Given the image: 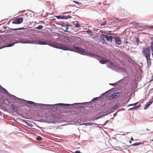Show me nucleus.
<instances>
[{
    "label": "nucleus",
    "mask_w": 153,
    "mask_h": 153,
    "mask_svg": "<svg viewBox=\"0 0 153 153\" xmlns=\"http://www.w3.org/2000/svg\"><path fill=\"white\" fill-rule=\"evenodd\" d=\"M59 47V46L56 48H57L62 49L64 50H70L69 49V48H68L66 47ZM71 51L77 52L82 54H84L85 53V50L84 49L78 47H74V49L71 50Z\"/></svg>",
    "instance_id": "obj_1"
},
{
    "label": "nucleus",
    "mask_w": 153,
    "mask_h": 153,
    "mask_svg": "<svg viewBox=\"0 0 153 153\" xmlns=\"http://www.w3.org/2000/svg\"><path fill=\"white\" fill-rule=\"evenodd\" d=\"M89 55L90 56L93 57H98V59H99L100 58L102 60L100 61V62L101 64H104L106 63V62H109V60L104 57H102L101 56L99 55L94 54L92 53H89Z\"/></svg>",
    "instance_id": "obj_2"
},
{
    "label": "nucleus",
    "mask_w": 153,
    "mask_h": 153,
    "mask_svg": "<svg viewBox=\"0 0 153 153\" xmlns=\"http://www.w3.org/2000/svg\"><path fill=\"white\" fill-rule=\"evenodd\" d=\"M120 93L116 92L111 94L108 97V99L109 100H111L114 99L120 96Z\"/></svg>",
    "instance_id": "obj_3"
},
{
    "label": "nucleus",
    "mask_w": 153,
    "mask_h": 153,
    "mask_svg": "<svg viewBox=\"0 0 153 153\" xmlns=\"http://www.w3.org/2000/svg\"><path fill=\"white\" fill-rule=\"evenodd\" d=\"M143 53L146 58H149L150 56V50L149 48H145L143 51Z\"/></svg>",
    "instance_id": "obj_4"
},
{
    "label": "nucleus",
    "mask_w": 153,
    "mask_h": 153,
    "mask_svg": "<svg viewBox=\"0 0 153 153\" xmlns=\"http://www.w3.org/2000/svg\"><path fill=\"white\" fill-rule=\"evenodd\" d=\"M23 20V18L22 17L17 18L14 19L12 21V23L14 24H20L22 23Z\"/></svg>",
    "instance_id": "obj_5"
},
{
    "label": "nucleus",
    "mask_w": 153,
    "mask_h": 153,
    "mask_svg": "<svg viewBox=\"0 0 153 153\" xmlns=\"http://www.w3.org/2000/svg\"><path fill=\"white\" fill-rule=\"evenodd\" d=\"M104 37L108 41H110L112 42V39H114V37L111 36H108L107 35H103V39Z\"/></svg>",
    "instance_id": "obj_6"
},
{
    "label": "nucleus",
    "mask_w": 153,
    "mask_h": 153,
    "mask_svg": "<svg viewBox=\"0 0 153 153\" xmlns=\"http://www.w3.org/2000/svg\"><path fill=\"white\" fill-rule=\"evenodd\" d=\"M114 39L116 41V43L118 45H120L121 44V42L119 38L118 37H114Z\"/></svg>",
    "instance_id": "obj_7"
},
{
    "label": "nucleus",
    "mask_w": 153,
    "mask_h": 153,
    "mask_svg": "<svg viewBox=\"0 0 153 153\" xmlns=\"http://www.w3.org/2000/svg\"><path fill=\"white\" fill-rule=\"evenodd\" d=\"M11 108L15 111H17L18 110V107L14 104L11 105Z\"/></svg>",
    "instance_id": "obj_8"
},
{
    "label": "nucleus",
    "mask_w": 153,
    "mask_h": 153,
    "mask_svg": "<svg viewBox=\"0 0 153 153\" xmlns=\"http://www.w3.org/2000/svg\"><path fill=\"white\" fill-rule=\"evenodd\" d=\"M147 61V65L148 66L150 67L151 65V61L150 58V56L149 57V58L148 57V58H146Z\"/></svg>",
    "instance_id": "obj_9"
},
{
    "label": "nucleus",
    "mask_w": 153,
    "mask_h": 153,
    "mask_svg": "<svg viewBox=\"0 0 153 153\" xmlns=\"http://www.w3.org/2000/svg\"><path fill=\"white\" fill-rule=\"evenodd\" d=\"M71 17V16L69 15L65 16L62 15V19H67L70 18Z\"/></svg>",
    "instance_id": "obj_10"
},
{
    "label": "nucleus",
    "mask_w": 153,
    "mask_h": 153,
    "mask_svg": "<svg viewBox=\"0 0 153 153\" xmlns=\"http://www.w3.org/2000/svg\"><path fill=\"white\" fill-rule=\"evenodd\" d=\"M69 25H63L62 26L63 27H64L65 28L64 29H63L64 31L65 32H67L69 28L68 27Z\"/></svg>",
    "instance_id": "obj_11"
},
{
    "label": "nucleus",
    "mask_w": 153,
    "mask_h": 153,
    "mask_svg": "<svg viewBox=\"0 0 153 153\" xmlns=\"http://www.w3.org/2000/svg\"><path fill=\"white\" fill-rule=\"evenodd\" d=\"M103 35H105L104 34H102L101 35V39L100 41L103 43H106V41H105V40H106V39H105V37H104V38L103 39Z\"/></svg>",
    "instance_id": "obj_12"
},
{
    "label": "nucleus",
    "mask_w": 153,
    "mask_h": 153,
    "mask_svg": "<svg viewBox=\"0 0 153 153\" xmlns=\"http://www.w3.org/2000/svg\"><path fill=\"white\" fill-rule=\"evenodd\" d=\"M73 24L76 27H80V25L79 23L77 21L74 22Z\"/></svg>",
    "instance_id": "obj_13"
},
{
    "label": "nucleus",
    "mask_w": 153,
    "mask_h": 153,
    "mask_svg": "<svg viewBox=\"0 0 153 153\" xmlns=\"http://www.w3.org/2000/svg\"><path fill=\"white\" fill-rule=\"evenodd\" d=\"M37 44L41 45H48V43H46L45 42L40 41H38Z\"/></svg>",
    "instance_id": "obj_14"
},
{
    "label": "nucleus",
    "mask_w": 153,
    "mask_h": 153,
    "mask_svg": "<svg viewBox=\"0 0 153 153\" xmlns=\"http://www.w3.org/2000/svg\"><path fill=\"white\" fill-rule=\"evenodd\" d=\"M152 103V101H149L148 104H147L146 106L144 107L145 109L147 108Z\"/></svg>",
    "instance_id": "obj_15"
},
{
    "label": "nucleus",
    "mask_w": 153,
    "mask_h": 153,
    "mask_svg": "<svg viewBox=\"0 0 153 153\" xmlns=\"http://www.w3.org/2000/svg\"><path fill=\"white\" fill-rule=\"evenodd\" d=\"M143 143H142V142H136L135 143H134V144H133L132 145V146H138L140 145V144H143Z\"/></svg>",
    "instance_id": "obj_16"
},
{
    "label": "nucleus",
    "mask_w": 153,
    "mask_h": 153,
    "mask_svg": "<svg viewBox=\"0 0 153 153\" xmlns=\"http://www.w3.org/2000/svg\"><path fill=\"white\" fill-rule=\"evenodd\" d=\"M107 22V21H105L104 22H100L99 25H100V26L102 27L103 25H105L106 24V23Z\"/></svg>",
    "instance_id": "obj_17"
},
{
    "label": "nucleus",
    "mask_w": 153,
    "mask_h": 153,
    "mask_svg": "<svg viewBox=\"0 0 153 153\" xmlns=\"http://www.w3.org/2000/svg\"><path fill=\"white\" fill-rule=\"evenodd\" d=\"M56 105L65 106L68 105H70L69 104H64V103H58V104H56Z\"/></svg>",
    "instance_id": "obj_18"
},
{
    "label": "nucleus",
    "mask_w": 153,
    "mask_h": 153,
    "mask_svg": "<svg viewBox=\"0 0 153 153\" xmlns=\"http://www.w3.org/2000/svg\"><path fill=\"white\" fill-rule=\"evenodd\" d=\"M93 124V123L91 122V123H84L83 124V125H85L86 126H91V125H92Z\"/></svg>",
    "instance_id": "obj_19"
},
{
    "label": "nucleus",
    "mask_w": 153,
    "mask_h": 153,
    "mask_svg": "<svg viewBox=\"0 0 153 153\" xmlns=\"http://www.w3.org/2000/svg\"><path fill=\"white\" fill-rule=\"evenodd\" d=\"M138 108H139V107H138L137 106H135L133 108H130L128 110H133V109H135V108H136V109H137Z\"/></svg>",
    "instance_id": "obj_20"
},
{
    "label": "nucleus",
    "mask_w": 153,
    "mask_h": 153,
    "mask_svg": "<svg viewBox=\"0 0 153 153\" xmlns=\"http://www.w3.org/2000/svg\"><path fill=\"white\" fill-rule=\"evenodd\" d=\"M36 140L38 141H40L42 140V138L40 136H38L36 138Z\"/></svg>",
    "instance_id": "obj_21"
},
{
    "label": "nucleus",
    "mask_w": 153,
    "mask_h": 153,
    "mask_svg": "<svg viewBox=\"0 0 153 153\" xmlns=\"http://www.w3.org/2000/svg\"><path fill=\"white\" fill-rule=\"evenodd\" d=\"M16 43H13V44H12V43L9 44L8 45H7V47H10L12 46Z\"/></svg>",
    "instance_id": "obj_22"
},
{
    "label": "nucleus",
    "mask_w": 153,
    "mask_h": 153,
    "mask_svg": "<svg viewBox=\"0 0 153 153\" xmlns=\"http://www.w3.org/2000/svg\"><path fill=\"white\" fill-rule=\"evenodd\" d=\"M118 107L117 106V105H115L112 108V110H115Z\"/></svg>",
    "instance_id": "obj_23"
},
{
    "label": "nucleus",
    "mask_w": 153,
    "mask_h": 153,
    "mask_svg": "<svg viewBox=\"0 0 153 153\" xmlns=\"http://www.w3.org/2000/svg\"><path fill=\"white\" fill-rule=\"evenodd\" d=\"M43 28V26L42 25H39L38 27H37V29H42Z\"/></svg>",
    "instance_id": "obj_24"
},
{
    "label": "nucleus",
    "mask_w": 153,
    "mask_h": 153,
    "mask_svg": "<svg viewBox=\"0 0 153 153\" xmlns=\"http://www.w3.org/2000/svg\"><path fill=\"white\" fill-rule=\"evenodd\" d=\"M56 17L58 19H62V15H59V16H56Z\"/></svg>",
    "instance_id": "obj_25"
},
{
    "label": "nucleus",
    "mask_w": 153,
    "mask_h": 153,
    "mask_svg": "<svg viewBox=\"0 0 153 153\" xmlns=\"http://www.w3.org/2000/svg\"><path fill=\"white\" fill-rule=\"evenodd\" d=\"M27 103L30 104H34L35 103L31 101H27Z\"/></svg>",
    "instance_id": "obj_26"
},
{
    "label": "nucleus",
    "mask_w": 153,
    "mask_h": 153,
    "mask_svg": "<svg viewBox=\"0 0 153 153\" xmlns=\"http://www.w3.org/2000/svg\"><path fill=\"white\" fill-rule=\"evenodd\" d=\"M88 31V33H89V34L92 35L93 33V32L91 31L90 30H89L88 31Z\"/></svg>",
    "instance_id": "obj_27"
},
{
    "label": "nucleus",
    "mask_w": 153,
    "mask_h": 153,
    "mask_svg": "<svg viewBox=\"0 0 153 153\" xmlns=\"http://www.w3.org/2000/svg\"><path fill=\"white\" fill-rule=\"evenodd\" d=\"M136 42L138 44L139 42V39L138 37L136 39Z\"/></svg>",
    "instance_id": "obj_28"
},
{
    "label": "nucleus",
    "mask_w": 153,
    "mask_h": 153,
    "mask_svg": "<svg viewBox=\"0 0 153 153\" xmlns=\"http://www.w3.org/2000/svg\"><path fill=\"white\" fill-rule=\"evenodd\" d=\"M138 103V102H136L135 103H133L132 104H130L128 105V106H132V105H137V103Z\"/></svg>",
    "instance_id": "obj_29"
},
{
    "label": "nucleus",
    "mask_w": 153,
    "mask_h": 153,
    "mask_svg": "<svg viewBox=\"0 0 153 153\" xmlns=\"http://www.w3.org/2000/svg\"><path fill=\"white\" fill-rule=\"evenodd\" d=\"M19 42L22 43H27V41L25 40H22L21 42Z\"/></svg>",
    "instance_id": "obj_30"
},
{
    "label": "nucleus",
    "mask_w": 153,
    "mask_h": 153,
    "mask_svg": "<svg viewBox=\"0 0 153 153\" xmlns=\"http://www.w3.org/2000/svg\"><path fill=\"white\" fill-rule=\"evenodd\" d=\"M23 29H21L20 28H13L12 29V30H22Z\"/></svg>",
    "instance_id": "obj_31"
},
{
    "label": "nucleus",
    "mask_w": 153,
    "mask_h": 153,
    "mask_svg": "<svg viewBox=\"0 0 153 153\" xmlns=\"http://www.w3.org/2000/svg\"><path fill=\"white\" fill-rule=\"evenodd\" d=\"M73 2H74V3H76V4H79L80 5H82V4L81 3H79V2L78 1H73Z\"/></svg>",
    "instance_id": "obj_32"
},
{
    "label": "nucleus",
    "mask_w": 153,
    "mask_h": 153,
    "mask_svg": "<svg viewBox=\"0 0 153 153\" xmlns=\"http://www.w3.org/2000/svg\"><path fill=\"white\" fill-rule=\"evenodd\" d=\"M147 27H149V28H153V25H152V26L149 25V26H147Z\"/></svg>",
    "instance_id": "obj_33"
},
{
    "label": "nucleus",
    "mask_w": 153,
    "mask_h": 153,
    "mask_svg": "<svg viewBox=\"0 0 153 153\" xmlns=\"http://www.w3.org/2000/svg\"><path fill=\"white\" fill-rule=\"evenodd\" d=\"M27 124L28 126H32V125L31 124L29 123H27Z\"/></svg>",
    "instance_id": "obj_34"
},
{
    "label": "nucleus",
    "mask_w": 153,
    "mask_h": 153,
    "mask_svg": "<svg viewBox=\"0 0 153 153\" xmlns=\"http://www.w3.org/2000/svg\"><path fill=\"white\" fill-rule=\"evenodd\" d=\"M109 84L111 85H113V86H115L116 85L115 83H112V84L110 83Z\"/></svg>",
    "instance_id": "obj_35"
},
{
    "label": "nucleus",
    "mask_w": 153,
    "mask_h": 153,
    "mask_svg": "<svg viewBox=\"0 0 153 153\" xmlns=\"http://www.w3.org/2000/svg\"><path fill=\"white\" fill-rule=\"evenodd\" d=\"M151 48L152 50V52H153V46H151Z\"/></svg>",
    "instance_id": "obj_36"
},
{
    "label": "nucleus",
    "mask_w": 153,
    "mask_h": 153,
    "mask_svg": "<svg viewBox=\"0 0 153 153\" xmlns=\"http://www.w3.org/2000/svg\"><path fill=\"white\" fill-rule=\"evenodd\" d=\"M109 63L110 64V65H111V66H113V62H109Z\"/></svg>",
    "instance_id": "obj_37"
},
{
    "label": "nucleus",
    "mask_w": 153,
    "mask_h": 153,
    "mask_svg": "<svg viewBox=\"0 0 153 153\" xmlns=\"http://www.w3.org/2000/svg\"><path fill=\"white\" fill-rule=\"evenodd\" d=\"M80 152L79 151H76L75 152V153H80Z\"/></svg>",
    "instance_id": "obj_38"
},
{
    "label": "nucleus",
    "mask_w": 153,
    "mask_h": 153,
    "mask_svg": "<svg viewBox=\"0 0 153 153\" xmlns=\"http://www.w3.org/2000/svg\"><path fill=\"white\" fill-rule=\"evenodd\" d=\"M151 46H153V42H152L151 43Z\"/></svg>",
    "instance_id": "obj_39"
},
{
    "label": "nucleus",
    "mask_w": 153,
    "mask_h": 153,
    "mask_svg": "<svg viewBox=\"0 0 153 153\" xmlns=\"http://www.w3.org/2000/svg\"><path fill=\"white\" fill-rule=\"evenodd\" d=\"M153 81V76H152L151 79L150 81Z\"/></svg>",
    "instance_id": "obj_40"
},
{
    "label": "nucleus",
    "mask_w": 153,
    "mask_h": 153,
    "mask_svg": "<svg viewBox=\"0 0 153 153\" xmlns=\"http://www.w3.org/2000/svg\"><path fill=\"white\" fill-rule=\"evenodd\" d=\"M133 140V138L132 137H131V141H132Z\"/></svg>",
    "instance_id": "obj_41"
},
{
    "label": "nucleus",
    "mask_w": 153,
    "mask_h": 153,
    "mask_svg": "<svg viewBox=\"0 0 153 153\" xmlns=\"http://www.w3.org/2000/svg\"><path fill=\"white\" fill-rule=\"evenodd\" d=\"M151 101H152V102H153V98H152V99H151Z\"/></svg>",
    "instance_id": "obj_42"
},
{
    "label": "nucleus",
    "mask_w": 153,
    "mask_h": 153,
    "mask_svg": "<svg viewBox=\"0 0 153 153\" xmlns=\"http://www.w3.org/2000/svg\"><path fill=\"white\" fill-rule=\"evenodd\" d=\"M57 45H60V44H59V43H58L57 44Z\"/></svg>",
    "instance_id": "obj_43"
},
{
    "label": "nucleus",
    "mask_w": 153,
    "mask_h": 153,
    "mask_svg": "<svg viewBox=\"0 0 153 153\" xmlns=\"http://www.w3.org/2000/svg\"><path fill=\"white\" fill-rule=\"evenodd\" d=\"M152 56H153V53H152Z\"/></svg>",
    "instance_id": "obj_44"
},
{
    "label": "nucleus",
    "mask_w": 153,
    "mask_h": 153,
    "mask_svg": "<svg viewBox=\"0 0 153 153\" xmlns=\"http://www.w3.org/2000/svg\"><path fill=\"white\" fill-rule=\"evenodd\" d=\"M146 130H149L148 129H146Z\"/></svg>",
    "instance_id": "obj_45"
},
{
    "label": "nucleus",
    "mask_w": 153,
    "mask_h": 153,
    "mask_svg": "<svg viewBox=\"0 0 153 153\" xmlns=\"http://www.w3.org/2000/svg\"><path fill=\"white\" fill-rule=\"evenodd\" d=\"M129 142H130V143H131V141H129Z\"/></svg>",
    "instance_id": "obj_46"
}]
</instances>
